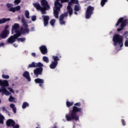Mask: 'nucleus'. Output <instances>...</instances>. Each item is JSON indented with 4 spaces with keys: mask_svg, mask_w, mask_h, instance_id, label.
<instances>
[{
    "mask_svg": "<svg viewBox=\"0 0 128 128\" xmlns=\"http://www.w3.org/2000/svg\"><path fill=\"white\" fill-rule=\"evenodd\" d=\"M72 4H72V2L71 1L68 2L67 8H72Z\"/></svg>",
    "mask_w": 128,
    "mask_h": 128,
    "instance_id": "obj_42",
    "label": "nucleus"
},
{
    "mask_svg": "<svg viewBox=\"0 0 128 128\" xmlns=\"http://www.w3.org/2000/svg\"><path fill=\"white\" fill-rule=\"evenodd\" d=\"M18 38H20V36L18 35L14 34L13 36H11L7 40V44H14V42H16Z\"/></svg>",
    "mask_w": 128,
    "mask_h": 128,
    "instance_id": "obj_12",
    "label": "nucleus"
},
{
    "mask_svg": "<svg viewBox=\"0 0 128 128\" xmlns=\"http://www.w3.org/2000/svg\"><path fill=\"white\" fill-rule=\"evenodd\" d=\"M124 46L126 47L128 46V38H126V40H125Z\"/></svg>",
    "mask_w": 128,
    "mask_h": 128,
    "instance_id": "obj_45",
    "label": "nucleus"
},
{
    "mask_svg": "<svg viewBox=\"0 0 128 128\" xmlns=\"http://www.w3.org/2000/svg\"><path fill=\"white\" fill-rule=\"evenodd\" d=\"M121 122H122V126H126V121L122 119L121 120Z\"/></svg>",
    "mask_w": 128,
    "mask_h": 128,
    "instance_id": "obj_46",
    "label": "nucleus"
},
{
    "mask_svg": "<svg viewBox=\"0 0 128 128\" xmlns=\"http://www.w3.org/2000/svg\"><path fill=\"white\" fill-rule=\"evenodd\" d=\"M20 2H21L20 0H14V4H15L16 6H18V4H19Z\"/></svg>",
    "mask_w": 128,
    "mask_h": 128,
    "instance_id": "obj_41",
    "label": "nucleus"
},
{
    "mask_svg": "<svg viewBox=\"0 0 128 128\" xmlns=\"http://www.w3.org/2000/svg\"><path fill=\"white\" fill-rule=\"evenodd\" d=\"M42 60L44 62H46V64H48V62H50V60L48 59V58L46 56H43Z\"/></svg>",
    "mask_w": 128,
    "mask_h": 128,
    "instance_id": "obj_25",
    "label": "nucleus"
},
{
    "mask_svg": "<svg viewBox=\"0 0 128 128\" xmlns=\"http://www.w3.org/2000/svg\"><path fill=\"white\" fill-rule=\"evenodd\" d=\"M32 56H34V58H36V53L35 52H32Z\"/></svg>",
    "mask_w": 128,
    "mask_h": 128,
    "instance_id": "obj_53",
    "label": "nucleus"
},
{
    "mask_svg": "<svg viewBox=\"0 0 128 128\" xmlns=\"http://www.w3.org/2000/svg\"><path fill=\"white\" fill-rule=\"evenodd\" d=\"M8 25H6L5 28H4V30H8Z\"/></svg>",
    "mask_w": 128,
    "mask_h": 128,
    "instance_id": "obj_51",
    "label": "nucleus"
},
{
    "mask_svg": "<svg viewBox=\"0 0 128 128\" xmlns=\"http://www.w3.org/2000/svg\"><path fill=\"white\" fill-rule=\"evenodd\" d=\"M52 128H58V126H56L54 125Z\"/></svg>",
    "mask_w": 128,
    "mask_h": 128,
    "instance_id": "obj_54",
    "label": "nucleus"
},
{
    "mask_svg": "<svg viewBox=\"0 0 128 128\" xmlns=\"http://www.w3.org/2000/svg\"><path fill=\"white\" fill-rule=\"evenodd\" d=\"M56 24V19H52L50 21V24L52 26H54V24Z\"/></svg>",
    "mask_w": 128,
    "mask_h": 128,
    "instance_id": "obj_34",
    "label": "nucleus"
},
{
    "mask_svg": "<svg viewBox=\"0 0 128 128\" xmlns=\"http://www.w3.org/2000/svg\"><path fill=\"white\" fill-rule=\"evenodd\" d=\"M34 82L36 84H39V86H40V88H42L43 84H44V79L38 78L34 80Z\"/></svg>",
    "mask_w": 128,
    "mask_h": 128,
    "instance_id": "obj_16",
    "label": "nucleus"
},
{
    "mask_svg": "<svg viewBox=\"0 0 128 128\" xmlns=\"http://www.w3.org/2000/svg\"><path fill=\"white\" fill-rule=\"evenodd\" d=\"M120 24V28H118L117 29V32H120L124 30V28L128 24V19H125L124 18H120L118 20L116 24V26H118Z\"/></svg>",
    "mask_w": 128,
    "mask_h": 128,
    "instance_id": "obj_5",
    "label": "nucleus"
},
{
    "mask_svg": "<svg viewBox=\"0 0 128 128\" xmlns=\"http://www.w3.org/2000/svg\"><path fill=\"white\" fill-rule=\"evenodd\" d=\"M8 90L10 92H12V94H14V90L12 88H9Z\"/></svg>",
    "mask_w": 128,
    "mask_h": 128,
    "instance_id": "obj_47",
    "label": "nucleus"
},
{
    "mask_svg": "<svg viewBox=\"0 0 128 128\" xmlns=\"http://www.w3.org/2000/svg\"><path fill=\"white\" fill-rule=\"evenodd\" d=\"M30 104L28 102H24L22 105V108L24 110V108H26L27 106H29Z\"/></svg>",
    "mask_w": 128,
    "mask_h": 128,
    "instance_id": "obj_26",
    "label": "nucleus"
},
{
    "mask_svg": "<svg viewBox=\"0 0 128 128\" xmlns=\"http://www.w3.org/2000/svg\"><path fill=\"white\" fill-rule=\"evenodd\" d=\"M36 68H44V64L40 62L36 63Z\"/></svg>",
    "mask_w": 128,
    "mask_h": 128,
    "instance_id": "obj_29",
    "label": "nucleus"
},
{
    "mask_svg": "<svg viewBox=\"0 0 128 128\" xmlns=\"http://www.w3.org/2000/svg\"><path fill=\"white\" fill-rule=\"evenodd\" d=\"M10 34V30H3L2 32L0 34V38H6Z\"/></svg>",
    "mask_w": 128,
    "mask_h": 128,
    "instance_id": "obj_13",
    "label": "nucleus"
},
{
    "mask_svg": "<svg viewBox=\"0 0 128 128\" xmlns=\"http://www.w3.org/2000/svg\"><path fill=\"white\" fill-rule=\"evenodd\" d=\"M32 30H34V27L32 28Z\"/></svg>",
    "mask_w": 128,
    "mask_h": 128,
    "instance_id": "obj_56",
    "label": "nucleus"
},
{
    "mask_svg": "<svg viewBox=\"0 0 128 128\" xmlns=\"http://www.w3.org/2000/svg\"><path fill=\"white\" fill-rule=\"evenodd\" d=\"M6 124L7 126H14L16 124V122L12 119H8L6 122Z\"/></svg>",
    "mask_w": 128,
    "mask_h": 128,
    "instance_id": "obj_18",
    "label": "nucleus"
},
{
    "mask_svg": "<svg viewBox=\"0 0 128 128\" xmlns=\"http://www.w3.org/2000/svg\"><path fill=\"white\" fill-rule=\"evenodd\" d=\"M32 22H34L36 20V16H32Z\"/></svg>",
    "mask_w": 128,
    "mask_h": 128,
    "instance_id": "obj_43",
    "label": "nucleus"
},
{
    "mask_svg": "<svg viewBox=\"0 0 128 128\" xmlns=\"http://www.w3.org/2000/svg\"><path fill=\"white\" fill-rule=\"evenodd\" d=\"M9 102H14V98L13 97L12 95L10 96L9 99H8Z\"/></svg>",
    "mask_w": 128,
    "mask_h": 128,
    "instance_id": "obj_36",
    "label": "nucleus"
},
{
    "mask_svg": "<svg viewBox=\"0 0 128 128\" xmlns=\"http://www.w3.org/2000/svg\"><path fill=\"white\" fill-rule=\"evenodd\" d=\"M73 4H78V0H70Z\"/></svg>",
    "mask_w": 128,
    "mask_h": 128,
    "instance_id": "obj_37",
    "label": "nucleus"
},
{
    "mask_svg": "<svg viewBox=\"0 0 128 128\" xmlns=\"http://www.w3.org/2000/svg\"><path fill=\"white\" fill-rule=\"evenodd\" d=\"M114 46H120V48H122L124 46V37L118 34H116L112 38Z\"/></svg>",
    "mask_w": 128,
    "mask_h": 128,
    "instance_id": "obj_3",
    "label": "nucleus"
},
{
    "mask_svg": "<svg viewBox=\"0 0 128 128\" xmlns=\"http://www.w3.org/2000/svg\"><path fill=\"white\" fill-rule=\"evenodd\" d=\"M52 58L54 60L50 65V68L52 70H54L56 66H58V60H60V58L58 56H53Z\"/></svg>",
    "mask_w": 128,
    "mask_h": 128,
    "instance_id": "obj_10",
    "label": "nucleus"
},
{
    "mask_svg": "<svg viewBox=\"0 0 128 128\" xmlns=\"http://www.w3.org/2000/svg\"><path fill=\"white\" fill-rule=\"evenodd\" d=\"M94 7L89 6L86 11V18L88 20L92 17V15L94 14Z\"/></svg>",
    "mask_w": 128,
    "mask_h": 128,
    "instance_id": "obj_8",
    "label": "nucleus"
},
{
    "mask_svg": "<svg viewBox=\"0 0 128 128\" xmlns=\"http://www.w3.org/2000/svg\"><path fill=\"white\" fill-rule=\"evenodd\" d=\"M22 76L24 78H25L28 80V82H30L32 80L30 79V72L28 71H25L23 74H22Z\"/></svg>",
    "mask_w": 128,
    "mask_h": 128,
    "instance_id": "obj_19",
    "label": "nucleus"
},
{
    "mask_svg": "<svg viewBox=\"0 0 128 128\" xmlns=\"http://www.w3.org/2000/svg\"><path fill=\"white\" fill-rule=\"evenodd\" d=\"M13 128H20V126L18 124H16V126L14 125V126H12Z\"/></svg>",
    "mask_w": 128,
    "mask_h": 128,
    "instance_id": "obj_48",
    "label": "nucleus"
},
{
    "mask_svg": "<svg viewBox=\"0 0 128 128\" xmlns=\"http://www.w3.org/2000/svg\"><path fill=\"white\" fill-rule=\"evenodd\" d=\"M123 36H124V38H128V31H126L124 32Z\"/></svg>",
    "mask_w": 128,
    "mask_h": 128,
    "instance_id": "obj_44",
    "label": "nucleus"
},
{
    "mask_svg": "<svg viewBox=\"0 0 128 128\" xmlns=\"http://www.w3.org/2000/svg\"><path fill=\"white\" fill-rule=\"evenodd\" d=\"M10 108L12 109L13 112L14 114H16V106L14 104H10Z\"/></svg>",
    "mask_w": 128,
    "mask_h": 128,
    "instance_id": "obj_24",
    "label": "nucleus"
},
{
    "mask_svg": "<svg viewBox=\"0 0 128 128\" xmlns=\"http://www.w3.org/2000/svg\"><path fill=\"white\" fill-rule=\"evenodd\" d=\"M62 15H63L64 16V18L65 16H68V12H65V13L62 14Z\"/></svg>",
    "mask_w": 128,
    "mask_h": 128,
    "instance_id": "obj_50",
    "label": "nucleus"
},
{
    "mask_svg": "<svg viewBox=\"0 0 128 128\" xmlns=\"http://www.w3.org/2000/svg\"><path fill=\"white\" fill-rule=\"evenodd\" d=\"M6 6L8 8L9 12H16L20 10V6H18L16 7H12L14 6V4H12L7 3Z\"/></svg>",
    "mask_w": 128,
    "mask_h": 128,
    "instance_id": "obj_9",
    "label": "nucleus"
},
{
    "mask_svg": "<svg viewBox=\"0 0 128 128\" xmlns=\"http://www.w3.org/2000/svg\"><path fill=\"white\" fill-rule=\"evenodd\" d=\"M67 10L70 16H71L72 14V8H67Z\"/></svg>",
    "mask_w": 128,
    "mask_h": 128,
    "instance_id": "obj_31",
    "label": "nucleus"
},
{
    "mask_svg": "<svg viewBox=\"0 0 128 128\" xmlns=\"http://www.w3.org/2000/svg\"><path fill=\"white\" fill-rule=\"evenodd\" d=\"M10 84H8V82L6 80H0V86L1 88H0V93L2 92L4 94H6V96H10V92L6 90L7 86H8Z\"/></svg>",
    "mask_w": 128,
    "mask_h": 128,
    "instance_id": "obj_4",
    "label": "nucleus"
},
{
    "mask_svg": "<svg viewBox=\"0 0 128 128\" xmlns=\"http://www.w3.org/2000/svg\"><path fill=\"white\" fill-rule=\"evenodd\" d=\"M74 10H75V12H78V10H80V8L78 7V6L77 5H75L74 8Z\"/></svg>",
    "mask_w": 128,
    "mask_h": 128,
    "instance_id": "obj_40",
    "label": "nucleus"
},
{
    "mask_svg": "<svg viewBox=\"0 0 128 128\" xmlns=\"http://www.w3.org/2000/svg\"><path fill=\"white\" fill-rule=\"evenodd\" d=\"M10 18H2V19H0V24H4L6 22H10Z\"/></svg>",
    "mask_w": 128,
    "mask_h": 128,
    "instance_id": "obj_21",
    "label": "nucleus"
},
{
    "mask_svg": "<svg viewBox=\"0 0 128 128\" xmlns=\"http://www.w3.org/2000/svg\"><path fill=\"white\" fill-rule=\"evenodd\" d=\"M17 40L18 42H24L26 40V38H18Z\"/></svg>",
    "mask_w": 128,
    "mask_h": 128,
    "instance_id": "obj_38",
    "label": "nucleus"
},
{
    "mask_svg": "<svg viewBox=\"0 0 128 128\" xmlns=\"http://www.w3.org/2000/svg\"><path fill=\"white\" fill-rule=\"evenodd\" d=\"M74 13L75 14H78V12H74Z\"/></svg>",
    "mask_w": 128,
    "mask_h": 128,
    "instance_id": "obj_55",
    "label": "nucleus"
},
{
    "mask_svg": "<svg viewBox=\"0 0 128 128\" xmlns=\"http://www.w3.org/2000/svg\"><path fill=\"white\" fill-rule=\"evenodd\" d=\"M2 78H4L5 80H8V78H10V76L8 75L2 74Z\"/></svg>",
    "mask_w": 128,
    "mask_h": 128,
    "instance_id": "obj_39",
    "label": "nucleus"
},
{
    "mask_svg": "<svg viewBox=\"0 0 128 128\" xmlns=\"http://www.w3.org/2000/svg\"><path fill=\"white\" fill-rule=\"evenodd\" d=\"M41 6L44 8H50L46 0H41Z\"/></svg>",
    "mask_w": 128,
    "mask_h": 128,
    "instance_id": "obj_17",
    "label": "nucleus"
},
{
    "mask_svg": "<svg viewBox=\"0 0 128 128\" xmlns=\"http://www.w3.org/2000/svg\"><path fill=\"white\" fill-rule=\"evenodd\" d=\"M39 50L42 54H48V48L46 46L42 45L39 48Z\"/></svg>",
    "mask_w": 128,
    "mask_h": 128,
    "instance_id": "obj_14",
    "label": "nucleus"
},
{
    "mask_svg": "<svg viewBox=\"0 0 128 128\" xmlns=\"http://www.w3.org/2000/svg\"><path fill=\"white\" fill-rule=\"evenodd\" d=\"M21 22H22V26L20 27V36L24 34H28L30 32V28H28V24L26 22L24 16L23 15L21 18Z\"/></svg>",
    "mask_w": 128,
    "mask_h": 128,
    "instance_id": "obj_2",
    "label": "nucleus"
},
{
    "mask_svg": "<svg viewBox=\"0 0 128 128\" xmlns=\"http://www.w3.org/2000/svg\"><path fill=\"white\" fill-rule=\"evenodd\" d=\"M50 8H44L42 7L40 10H41V12H42V14H46V10H50Z\"/></svg>",
    "mask_w": 128,
    "mask_h": 128,
    "instance_id": "obj_23",
    "label": "nucleus"
},
{
    "mask_svg": "<svg viewBox=\"0 0 128 128\" xmlns=\"http://www.w3.org/2000/svg\"><path fill=\"white\" fill-rule=\"evenodd\" d=\"M80 106V103L77 102L74 104L72 110L70 112V114H66V118L67 122H70V120H80V116L78 114V112L82 114V108H78Z\"/></svg>",
    "mask_w": 128,
    "mask_h": 128,
    "instance_id": "obj_1",
    "label": "nucleus"
},
{
    "mask_svg": "<svg viewBox=\"0 0 128 128\" xmlns=\"http://www.w3.org/2000/svg\"><path fill=\"white\" fill-rule=\"evenodd\" d=\"M108 0H101L100 5L102 6H104V4H106V2H108Z\"/></svg>",
    "mask_w": 128,
    "mask_h": 128,
    "instance_id": "obj_32",
    "label": "nucleus"
},
{
    "mask_svg": "<svg viewBox=\"0 0 128 128\" xmlns=\"http://www.w3.org/2000/svg\"><path fill=\"white\" fill-rule=\"evenodd\" d=\"M25 16L26 18H30V12L28 10H25Z\"/></svg>",
    "mask_w": 128,
    "mask_h": 128,
    "instance_id": "obj_33",
    "label": "nucleus"
},
{
    "mask_svg": "<svg viewBox=\"0 0 128 128\" xmlns=\"http://www.w3.org/2000/svg\"><path fill=\"white\" fill-rule=\"evenodd\" d=\"M12 34H14L18 36H20V24L15 23L12 28Z\"/></svg>",
    "mask_w": 128,
    "mask_h": 128,
    "instance_id": "obj_7",
    "label": "nucleus"
},
{
    "mask_svg": "<svg viewBox=\"0 0 128 128\" xmlns=\"http://www.w3.org/2000/svg\"><path fill=\"white\" fill-rule=\"evenodd\" d=\"M18 20H20V17L18 16Z\"/></svg>",
    "mask_w": 128,
    "mask_h": 128,
    "instance_id": "obj_57",
    "label": "nucleus"
},
{
    "mask_svg": "<svg viewBox=\"0 0 128 128\" xmlns=\"http://www.w3.org/2000/svg\"><path fill=\"white\" fill-rule=\"evenodd\" d=\"M0 102H1V101H0Z\"/></svg>",
    "mask_w": 128,
    "mask_h": 128,
    "instance_id": "obj_59",
    "label": "nucleus"
},
{
    "mask_svg": "<svg viewBox=\"0 0 128 128\" xmlns=\"http://www.w3.org/2000/svg\"><path fill=\"white\" fill-rule=\"evenodd\" d=\"M64 15H62V14L60 16V24H61V26H66V22H64Z\"/></svg>",
    "mask_w": 128,
    "mask_h": 128,
    "instance_id": "obj_20",
    "label": "nucleus"
},
{
    "mask_svg": "<svg viewBox=\"0 0 128 128\" xmlns=\"http://www.w3.org/2000/svg\"><path fill=\"white\" fill-rule=\"evenodd\" d=\"M2 46H4V42L0 43V48H2Z\"/></svg>",
    "mask_w": 128,
    "mask_h": 128,
    "instance_id": "obj_52",
    "label": "nucleus"
},
{
    "mask_svg": "<svg viewBox=\"0 0 128 128\" xmlns=\"http://www.w3.org/2000/svg\"><path fill=\"white\" fill-rule=\"evenodd\" d=\"M36 68V63L34 62H32L31 64H30L28 66V68Z\"/></svg>",
    "mask_w": 128,
    "mask_h": 128,
    "instance_id": "obj_28",
    "label": "nucleus"
},
{
    "mask_svg": "<svg viewBox=\"0 0 128 128\" xmlns=\"http://www.w3.org/2000/svg\"><path fill=\"white\" fill-rule=\"evenodd\" d=\"M2 112H6V114H7L9 116H10V112H8V110L6 108V107H2Z\"/></svg>",
    "mask_w": 128,
    "mask_h": 128,
    "instance_id": "obj_27",
    "label": "nucleus"
},
{
    "mask_svg": "<svg viewBox=\"0 0 128 128\" xmlns=\"http://www.w3.org/2000/svg\"><path fill=\"white\" fill-rule=\"evenodd\" d=\"M44 26H48V20H50V16H42Z\"/></svg>",
    "mask_w": 128,
    "mask_h": 128,
    "instance_id": "obj_15",
    "label": "nucleus"
},
{
    "mask_svg": "<svg viewBox=\"0 0 128 128\" xmlns=\"http://www.w3.org/2000/svg\"><path fill=\"white\" fill-rule=\"evenodd\" d=\"M55 9L54 10V16L56 18H58L59 12L60 10V8L62 7V4L60 2H55Z\"/></svg>",
    "mask_w": 128,
    "mask_h": 128,
    "instance_id": "obj_6",
    "label": "nucleus"
},
{
    "mask_svg": "<svg viewBox=\"0 0 128 128\" xmlns=\"http://www.w3.org/2000/svg\"><path fill=\"white\" fill-rule=\"evenodd\" d=\"M4 116L0 114V124H4Z\"/></svg>",
    "mask_w": 128,
    "mask_h": 128,
    "instance_id": "obj_35",
    "label": "nucleus"
},
{
    "mask_svg": "<svg viewBox=\"0 0 128 128\" xmlns=\"http://www.w3.org/2000/svg\"><path fill=\"white\" fill-rule=\"evenodd\" d=\"M70 0H61V2H68Z\"/></svg>",
    "mask_w": 128,
    "mask_h": 128,
    "instance_id": "obj_49",
    "label": "nucleus"
},
{
    "mask_svg": "<svg viewBox=\"0 0 128 128\" xmlns=\"http://www.w3.org/2000/svg\"><path fill=\"white\" fill-rule=\"evenodd\" d=\"M14 46L16 47V44H14Z\"/></svg>",
    "mask_w": 128,
    "mask_h": 128,
    "instance_id": "obj_58",
    "label": "nucleus"
},
{
    "mask_svg": "<svg viewBox=\"0 0 128 128\" xmlns=\"http://www.w3.org/2000/svg\"><path fill=\"white\" fill-rule=\"evenodd\" d=\"M66 104L68 108H70V106H72L74 104V102H70L68 101H67L66 102Z\"/></svg>",
    "mask_w": 128,
    "mask_h": 128,
    "instance_id": "obj_30",
    "label": "nucleus"
},
{
    "mask_svg": "<svg viewBox=\"0 0 128 128\" xmlns=\"http://www.w3.org/2000/svg\"><path fill=\"white\" fill-rule=\"evenodd\" d=\"M43 70V68H37L34 70V74L36 75V78H38V76H42V74Z\"/></svg>",
    "mask_w": 128,
    "mask_h": 128,
    "instance_id": "obj_11",
    "label": "nucleus"
},
{
    "mask_svg": "<svg viewBox=\"0 0 128 128\" xmlns=\"http://www.w3.org/2000/svg\"><path fill=\"white\" fill-rule=\"evenodd\" d=\"M33 6L38 10H40L42 8L38 2L34 3Z\"/></svg>",
    "mask_w": 128,
    "mask_h": 128,
    "instance_id": "obj_22",
    "label": "nucleus"
}]
</instances>
